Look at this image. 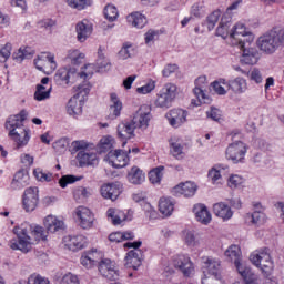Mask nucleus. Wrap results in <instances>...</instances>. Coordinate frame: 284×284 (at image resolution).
<instances>
[{"label":"nucleus","instance_id":"f257e3e1","mask_svg":"<svg viewBox=\"0 0 284 284\" xmlns=\"http://www.w3.org/2000/svg\"><path fill=\"white\" fill-rule=\"evenodd\" d=\"M13 234L17 239H13L9 242V247L11 250H20L24 254H28L32 250V224L23 222L22 224L13 227Z\"/></svg>","mask_w":284,"mask_h":284},{"label":"nucleus","instance_id":"f03ea898","mask_svg":"<svg viewBox=\"0 0 284 284\" xmlns=\"http://www.w3.org/2000/svg\"><path fill=\"white\" fill-rule=\"evenodd\" d=\"M250 261L255 267L261 270L264 276H272V273L274 272V261H272L270 248L264 247L254 251L250 255Z\"/></svg>","mask_w":284,"mask_h":284},{"label":"nucleus","instance_id":"7ed1b4c3","mask_svg":"<svg viewBox=\"0 0 284 284\" xmlns=\"http://www.w3.org/2000/svg\"><path fill=\"white\" fill-rule=\"evenodd\" d=\"M247 154V146L242 141L233 142L226 148V159L232 163H243Z\"/></svg>","mask_w":284,"mask_h":284},{"label":"nucleus","instance_id":"20e7f679","mask_svg":"<svg viewBox=\"0 0 284 284\" xmlns=\"http://www.w3.org/2000/svg\"><path fill=\"white\" fill-rule=\"evenodd\" d=\"M152 119V109L150 105L144 104L139 108L135 112L131 123L134 128H140L141 130H148L150 125V120Z\"/></svg>","mask_w":284,"mask_h":284},{"label":"nucleus","instance_id":"39448f33","mask_svg":"<svg viewBox=\"0 0 284 284\" xmlns=\"http://www.w3.org/2000/svg\"><path fill=\"white\" fill-rule=\"evenodd\" d=\"M34 65L40 72L44 74H52L57 70V61L54 60V54L52 53H41L34 60Z\"/></svg>","mask_w":284,"mask_h":284},{"label":"nucleus","instance_id":"423d86ee","mask_svg":"<svg viewBox=\"0 0 284 284\" xmlns=\"http://www.w3.org/2000/svg\"><path fill=\"white\" fill-rule=\"evenodd\" d=\"M173 267L175 270H179L183 276L186 278H190V276H194V263L192 262V258L187 255H175L172 260Z\"/></svg>","mask_w":284,"mask_h":284},{"label":"nucleus","instance_id":"0eeeda50","mask_svg":"<svg viewBox=\"0 0 284 284\" xmlns=\"http://www.w3.org/2000/svg\"><path fill=\"white\" fill-rule=\"evenodd\" d=\"M78 223L82 230H92L94 227V213L85 206H78L74 211Z\"/></svg>","mask_w":284,"mask_h":284},{"label":"nucleus","instance_id":"6e6552de","mask_svg":"<svg viewBox=\"0 0 284 284\" xmlns=\"http://www.w3.org/2000/svg\"><path fill=\"white\" fill-rule=\"evenodd\" d=\"M256 45L261 52H265V54H272L273 52H276V48L283 45V38L260 37L256 41Z\"/></svg>","mask_w":284,"mask_h":284},{"label":"nucleus","instance_id":"1a4fd4ad","mask_svg":"<svg viewBox=\"0 0 284 284\" xmlns=\"http://www.w3.org/2000/svg\"><path fill=\"white\" fill-rule=\"evenodd\" d=\"M131 152H132L131 150L125 152L121 149L110 151L106 154V161L109 162L110 165H112V168H116V169L125 168V165H128L130 163L129 154Z\"/></svg>","mask_w":284,"mask_h":284},{"label":"nucleus","instance_id":"9d476101","mask_svg":"<svg viewBox=\"0 0 284 284\" xmlns=\"http://www.w3.org/2000/svg\"><path fill=\"white\" fill-rule=\"evenodd\" d=\"M99 272L104 278L109 281H119V276H121V272L119 271V266L112 262L111 260H102L99 264Z\"/></svg>","mask_w":284,"mask_h":284},{"label":"nucleus","instance_id":"9b49d317","mask_svg":"<svg viewBox=\"0 0 284 284\" xmlns=\"http://www.w3.org/2000/svg\"><path fill=\"white\" fill-rule=\"evenodd\" d=\"M203 274H209L210 276H214L216 281H221V260L216 257H203Z\"/></svg>","mask_w":284,"mask_h":284},{"label":"nucleus","instance_id":"f8f14e48","mask_svg":"<svg viewBox=\"0 0 284 284\" xmlns=\"http://www.w3.org/2000/svg\"><path fill=\"white\" fill-rule=\"evenodd\" d=\"M37 205H39V189H27L22 197L23 210H26L27 212H34V210H37Z\"/></svg>","mask_w":284,"mask_h":284},{"label":"nucleus","instance_id":"ddd939ff","mask_svg":"<svg viewBox=\"0 0 284 284\" xmlns=\"http://www.w3.org/2000/svg\"><path fill=\"white\" fill-rule=\"evenodd\" d=\"M225 256L232 261L236 267V271L239 274H245L246 270H250V267L243 265L241 263V247L239 245H231L226 251H225Z\"/></svg>","mask_w":284,"mask_h":284},{"label":"nucleus","instance_id":"4468645a","mask_svg":"<svg viewBox=\"0 0 284 284\" xmlns=\"http://www.w3.org/2000/svg\"><path fill=\"white\" fill-rule=\"evenodd\" d=\"M166 119L172 128H181L187 121V111L183 109H172L166 113Z\"/></svg>","mask_w":284,"mask_h":284},{"label":"nucleus","instance_id":"2eb2a0df","mask_svg":"<svg viewBox=\"0 0 284 284\" xmlns=\"http://www.w3.org/2000/svg\"><path fill=\"white\" fill-rule=\"evenodd\" d=\"M52 92V84H50V78H42L41 83L37 84L34 99L36 101H45L50 99Z\"/></svg>","mask_w":284,"mask_h":284},{"label":"nucleus","instance_id":"dca6fc26","mask_svg":"<svg viewBox=\"0 0 284 284\" xmlns=\"http://www.w3.org/2000/svg\"><path fill=\"white\" fill-rule=\"evenodd\" d=\"M64 245L71 252H79L88 245V237L84 235H69L64 239Z\"/></svg>","mask_w":284,"mask_h":284},{"label":"nucleus","instance_id":"f3484780","mask_svg":"<svg viewBox=\"0 0 284 284\" xmlns=\"http://www.w3.org/2000/svg\"><path fill=\"white\" fill-rule=\"evenodd\" d=\"M196 190H199V187L196 186V184L194 182L187 181L184 183H180L176 186H174L172 189V193L174 194V196H194L196 194Z\"/></svg>","mask_w":284,"mask_h":284},{"label":"nucleus","instance_id":"a211bd4d","mask_svg":"<svg viewBox=\"0 0 284 284\" xmlns=\"http://www.w3.org/2000/svg\"><path fill=\"white\" fill-rule=\"evenodd\" d=\"M28 112L21 111L19 114L11 115L6 122V128L9 130V134L23 130V121L27 119Z\"/></svg>","mask_w":284,"mask_h":284},{"label":"nucleus","instance_id":"6ab92c4d","mask_svg":"<svg viewBox=\"0 0 284 284\" xmlns=\"http://www.w3.org/2000/svg\"><path fill=\"white\" fill-rule=\"evenodd\" d=\"M102 199L116 201L121 196V185L116 183H105L100 187Z\"/></svg>","mask_w":284,"mask_h":284},{"label":"nucleus","instance_id":"aec40b11","mask_svg":"<svg viewBox=\"0 0 284 284\" xmlns=\"http://www.w3.org/2000/svg\"><path fill=\"white\" fill-rule=\"evenodd\" d=\"M134 130H136V126L132 122H121L118 125V136L122 141L123 146L128 143L129 139L134 136Z\"/></svg>","mask_w":284,"mask_h":284},{"label":"nucleus","instance_id":"412c9836","mask_svg":"<svg viewBox=\"0 0 284 284\" xmlns=\"http://www.w3.org/2000/svg\"><path fill=\"white\" fill-rule=\"evenodd\" d=\"M77 161L79 162L80 168H85V165H99V156L92 151H80L77 154Z\"/></svg>","mask_w":284,"mask_h":284},{"label":"nucleus","instance_id":"4be33fe9","mask_svg":"<svg viewBox=\"0 0 284 284\" xmlns=\"http://www.w3.org/2000/svg\"><path fill=\"white\" fill-rule=\"evenodd\" d=\"M193 213L196 221L202 223V225H209V223L212 222V214L207 211V206H205V204H195L193 206Z\"/></svg>","mask_w":284,"mask_h":284},{"label":"nucleus","instance_id":"5701e85b","mask_svg":"<svg viewBox=\"0 0 284 284\" xmlns=\"http://www.w3.org/2000/svg\"><path fill=\"white\" fill-rule=\"evenodd\" d=\"M110 99H111V104L109 106L108 119H110L111 121H114V119H119V116H121V110H123V103L121 102L116 93H111Z\"/></svg>","mask_w":284,"mask_h":284},{"label":"nucleus","instance_id":"b1692460","mask_svg":"<svg viewBox=\"0 0 284 284\" xmlns=\"http://www.w3.org/2000/svg\"><path fill=\"white\" fill-rule=\"evenodd\" d=\"M125 266L131 270H139L143 261V253L141 250H131L125 256Z\"/></svg>","mask_w":284,"mask_h":284},{"label":"nucleus","instance_id":"393cba45","mask_svg":"<svg viewBox=\"0 0 284 284\" xmlns=\"http://www.w3.org/2000/svg\"><path fill=\"white\" fill-rule=\"evenodd\" d=\"M213 214L222 219L223 221H230L232 216H234V212H232V207L227 205L225 202H217L213 205Z\"/></svg>","mask_w":284,"mask_h":284},{"label":"nucleus","instance_id":"a878e982","mask_svg":"<svg viewBox=\"0 0 284 284\" xmlns=\"http://www.w3.org/2000/svg\"><path fill=\"white\" fill-rule=\"evenodd\" d=\"M78 77L79 74L77 73L75 69H60L55 74L57 81H61V83H64V85H70V83H74Z\"/></svg>","mask_w":284,"mask_h":284},{"label":"nucleus","instance_id":"bb28decb","mask_svg":"<svg viewBox=\"0 0 284 284\" xmlns=\"http://www.w3.org/2000/svg\"><path fill=\"white\" fill-rule=\"evenodd\" d=\"M242 52V63H245L246 65H255V63H258V51H256V49L244 47Z\"/></svg>","mask_w":284,"mask_h":284},{"label":"nucleus","instance_id":"cd10ccee","mask_svg":"<svg viewBox=\"0 0 284 284\" xmlns=\"http://www.w3.org/2000/svg\"><path fill=\"white\" fill-rule=\"evenodd\" d=\"M9 134L12 136L18 148L26 146V144L30 141V130L27 129H19L18 131H13Z\"/></svg>","mask_w":284,"mask_h":284},{"label":"nucleus","instance_id":"c85d7f7f","mask_svg":"<svg viewBox=\"0 0 284 284\" xmlns=\"http://www.w3.org/2000/svg\"><path fill=\"white\" fill-rule=\"evenodd\" d=\"M170 154L173 155L174 159L181 161L185 159V151H183V145L176 138H171L169 140Z\"/></svg>","mask_w":284,"mask_h":284},{"label":"nucleus","instance_id":"c756f323","mask_svg":"<svg viewBox=\"0 0 284 284\" xmlns=\"http://www.w3.org/2000/svg\"><path fill=\"white\" fill-rule=\"evenodd\" d=\"M67 112L70 116H79L83 112V102L79 100L78 95L71 98L67 104Z\"/></svg>","mask_w":284,"mask_h":284},{"label":"nucleus","instance_id":"7c9ffc66","mask_svg":"<svg viewBox=\"0 0 284 284\" xmlns=\"http://www.w3.org/2000/svg\"><path fill=\"white\" fill-rule=\"evenodd\" d=\"M63 221L59 220L54 215H48L44 219V227L48 230V232H51V234H54V232H59V230H63Z\"/></svg>","mask_w":284,"mask_h":284},{"label":"nucleus","instance_id":"2f4dec72","mask_svg":"<svg viewBox=\"0 0 284 284\" xmlns=\"http://www.w3.org/2000/svg\"><path fill=\"white\" fill-rule=\"evenodd\" d=\"M94 30V27L92 22L88 19H83L82 21L78 22L75 26V31L78 37H90L92 36V32Z\"/></svg>","mask_w":284,"mask_h":284},{"label":"nucleus","instance_id":"473e14b6","mask_svg":"<svg viewBox=\"0 0 284 284\" xmlns=\"http://www.w3.org/2000/svg\"><path fill=\"white\" fill-rule=\"evenodd\" d=\"M229 90H232L235 94H243L247 90V80L237 77L234 80L229 81Z\"/></svg>","mask_w":284,"mask_h":284},{"label":"nucleus","instance_id":"72a5a7b5","mask_svg":"<svg viewBox=\"0 0 284 284\" xmlns=\"http://www.w3.org/2000/svg\"><path fill=\"white\" fill-rule=\"evenodd\" d=\"M136 55V47L131 42H124L121 50L118 52V59L125 61Z\"/></svg>","mask_w":284,"mask_h":284},{"label":"nucleus","instance_id":"f704fd0d","mask_svg":"<svg viewBox=\"0 0 284 284\" xmlns=\"http://www.w3.org/2000/svg\"><path fill=\"white\" fill-rule=\"evenodd\" d=\"M126 21L133 28H144L145 23H148V18H145L141 12L135 11L126 17Z\"/></svg>","mask_w":284,"mask_h":284},{"label":"nucleus","instance_id":"c9c22d12","mask_svg":"<svg viewBox=\"0 0 284 284\" xmlns=\"http://www.w3.org/2000/svg\"><path fill=\"white\" fill-rule=\"evenodd\" d=\"M106 216L108 219H111L113 225H121L123 221L128 220V215H125V212L112 207L106 211Z\"/></svg>","mask_w":284,"mask_h":284},{"label":"nucleus","instance_id":"e433bc0d","mask_svg":"<svg viewBox=\"0 0 284 284\" xmlns=\"http://www.w3.org/2000/svg\"><path fill=\"white\" fill-rule=\"evenodd\" d=\"M193 94L196 100L192 99L191 103L192 105H195V108H199V105H203V103H211L212 99L209 98V95L205 93V91L202 88H194Z\"/></svg>","mask_w":284,"mask_h":284},{"label":"nucleus","instance_id":"4c0bfd02","mask_svg":"<svg viewBox=\"0 0 284 284\" xmlns=\"http://www.w3.org/2000/svg\"><path fill=\"white\" fill-rule=\"evenodd\" d=\"M159 212L163 216H172V212H174V201L170 197H161L159 201Z\"/></svg>","mask_w":284,"mask_h":284},{"label":"nucleus","instance_id":"58836bf2","mask_svg":"<svg viewBox=\"0 0 284 284\" xmlns=\"http://www.w3.org/2000/svg\"><path fill=\"white\" fill-rule=\"evenodd\" d=\"M128 181L133 185H141L145 181V173L139 166H133L128 173Z\"/></svg>","mask_w":284,"mask_h":284},{"label":"nucleus","instance_id":"ea45409f","mask_svg":"<svg viewBox=\"0 0 284 284\" xmlns=\"http://www.w3.org/2000/svg\"><path fill=\"white\" fill-rule=\"evenodd\" d=\"M225 39L230 45L240 48L241 50H243L244 48H251L252 43L254 42V38H247V39L241 40L237 37H229Z\"/></svg>","mask_w":284,"mask_h":284},{"label":"nucleus","instance_id":"a19ab883","mask_svg":"<svg viewBox=\"0 0 284 284\" xmlns=\"http://www.w3.org/2000/svg\"><path fill=\"white\" fill-rule=\"evenodd\" d=\"M211 85L215 94H220L221 97L227 94V90H230V82L225 81V79L215 80Z\"/></svg>","mask_w":284,"mask_h":284},{"label":"nucleus","instance_id":"79ce46f5","mask_svg":"<svg viewBox=\"0 0 284 284\" xmlns=\"http://www.w3.org/2000/svg\"><path fill=\"white\" fill-rule=\"evenodd\" d=\"M246 221H250L252 225L260 227V225H265L266 216L263 211H255L252 214L246 215Z\"/></svg>","mask_w":284,"mask_h":284},{"label":"nucleus","instance_id":"37998d69","mask_svg":"<svg viewBox=\"0 0 284 284\" xmlns=\"http://www.w3.org/2000/svg\"><path fill=\"white\" fill-rule=\"evenodd\" d=\"M97 64L100 68V70H103V69L108 70V68H110V60L105 55L104 47H99V49H98Z\"/></svg>","mask_w":284,"mask_h":284},{"label":"nucleus","instance_id":"c03bdc74","mask_svg":"<svg viewBox=\"0 0 284 284\" xmlns=\"http://www.w3.org/2000/svg\"><path fill=\"white\" fill-rule=\"evenodd\" d=\"M163 170H165V166H158L149 172V181L153 185H158L159 183H161L163 179Z\"/></svg>","mask_w":284,"mask_h":284},{"label":"nucleus","instance_id":"a18cd8bd","mask_svg":"<svg viewBox=\"0 0 284 284\" xmlns=\"http://www.w3.org/2000/svg\"><path fill=\"white\" fill-rule=\"evenodd\" d=\"M229 170L227 165L217 164L209 171V179L212 183H216L221 179V172Z\"/></svg>","mask_w":284,"mask_h":284},{"label":"nucleus","instance_id":"49530a36","mask_svg":"<svg viewBox=\"0 0 284 284\" xmlns=\"http://www.w3.org/2000/svg\"><path fill=\"white\" fill-rule=\"evenodd\" d=\"M31 236L34 241H45L48 239V231L43 226L32 225Z\"/></svg>","mask_w":284,"mask_h":284},{"label":"nucleus","instance_id":"de8ad7c7","mask_svg":"<svg viewBox=\"0 0 284 284\" xmlns=\"http://www.w3.org/2000/svg\"><path fill=\"white\" fill-rule=\"evenodd\" d=\"M176 84L172 82H168L163 85V88L160 90L163 94H165L171 101H174L176 99Z\"/></svg>","mask_w":284,"mask_h":284},{"label":"nucleus","instance_id":"09e8293b","mask_svg":"<svg viewBox=\"0 0 284 284\" xmlns=\"http://www.w3.org/2000/svg\"><path fill=\"white\" fill-rule=\"evenodd\" d=\"M67 3L73 10H85L92 6V0H67Z\"/></svg>","mask_w":284,"mask_h":284},{"label":"nucleus","instance_id":"8fccbe9b","mask_svg":"<svg viewBox=\"0 0 284 284\" xmlns=\"http://www.w3.org/2000/svg\"><path fill=\"white\" fill-rule=\"evenodd\" d=\"M235 34H241V37H250L252 36V32L247 30V27H245L243 23L237 22L231 30L230 37H235Z\"/></svg>","mask_w":284,"mask_h":284},{"label":"nucleus","instance_id":"3c124183","mask_svg":"<svg viewBox=\"0 0 284 284\" xmlns=\"http://www.w3.org/2000/svg\"><path fill=\"white\" fill-rule=\"evenodd\" d=\"M182 239L189 247H196V245H199V241L192 231H183Z\"/></svg>","mask_w":284,"mask_h":284},{"label":"nucleus","instance_id":"603ef678","mask_svg":"<svg viewBox=\"0 0 284 284\" xmlns=\"http://www.w3.org/2000/svg\"><path fill=\"white\" fill-rule=\"evenodd\" d=\"M172 101L166 94H163L161 91L158 93L155 99L156 108H170L172 105Z\"/></svg>","mask_w":284,"mask_h":284},{"label":"nucleus","instance_id":"864d4df0","mask_svg":"<svg viewBox=\"0 0 284 284\" xmlns=\"http://www.w3.org/2000/svg\"><path fill=\"white\" fill-rule=\"evenodd\" d=\"M104 17L108 21H116V19H119V9L113 4H108L104 8Z\"/></svg>","mask_w":284,"mask_h":284},{"label":"nucleus","instance_id":"5fc2aeb1","mask_svg":"<svg viewBox=\"0 0 284 284\" xmlns=\"http://www.w3.org/2000/svg\"><path fill=\"white\" fill-rule=\"evenodd\" d=\"M245 183V179L239 174H233L227 180V185L231 190H236V187H241Z\"/></svg>","mask_w":284,"mask_h":284},{"label":"nucleus","instance_id":"6e6d98bb","mask_svg":"<svg viewBox=\"0 0 284 284\" xmlns=\"http://www.w3.org/2000/svg\"><path fill=\"white\" fill-rule=\"evenodd\" d=\"M28 181H30V176L23 170L18 171L13 176V183H18L21 187L28 185Z\"/></svg>","mask_w":284,"mask_h":284},{"label":"nucleus","instance_id":"4d7b16f0","mask_svg":"<svg viewBox=\"0 0 284 284\" xmlns=\"http://www.w3.org/2000/svg\"><path fill=\"white\" fill-rule=\"evenodd\" d=\"M112 145H114V139H112V136H103L100 140L98 148L100 152H108V150H112Z\"/></svg>","mask_w":284,"mask_h":284},{"label":"nucleus","instance_id":"13d9d810","mask_svg":"<svg viewBox=\"0 0 284 284\" xmlns=\"http://www.w3.org/2000/svg\"><path fill=\"white\" fill-rule=\"evenodd\" d=\"M240 276L244 278L246 284H258V275L252 272V268H246L244 273H240Z\"/></svg>","mask_w":284,"mask_h":284},{"label":"nucleus","instance_id":"bf43d9fd","mask_svg":"<svg viewBox=\"0 0 284 284\" xmlns=\"http://www.w3.org/2000/svg\"><path fill=\"white\" fill-rule=\"evenodd\" d=\"M33 174L38 181H41V183H50L53 179L52 173L43 172L41 169H36Z\"/></svg>","mask_w":284,"mask_h":284},{"label":"nucleus","instance_id":"052dcab7","mask_svg":"<svg viewBox=\"0 0 284 284\" xmlns=\"http://www.w3.org/2000/svg\"><path fill=\"white\" fill-rule=\"evenodd\" d=\"M219 19H221V10L217 9L206 18L209 30H214V27L219 23Z\"/></svg>","mask_w":284,"mask_h":284},{"label":"nucleus","instance_id":"680f3d73","mask_svg":"<svg viewBox=\"0 0 284 284\" xmlns=\"http://www.w3.org/2000/svg\"><path fill=\"white\" fill-rule=\"evenodd\" d=\"M78 79H92V74H94V64H87L82 69L81 72H77Z\"/></svg>","mask_w":284,"mask_h":284},{"label":"nucleus","instance_id":"e2e57ef3","mask_svg":"<svg viewBox=\"0 0 284 284\" xmlns=\"http://www.w3.org/2000/svg\"><path fill=\"white\" fill-rule=\"evenodd\" d=\"M91 195L90 190L83 186H78L73 190V197L75 201H81V199H88Z\"/></svg>","mask_w":284,"mask_h":284},{"label":"nucleus","instance_id":"0e129e2a","mask_svg":"<svg viewBox=\"0 0 284 284\" xmlns=\"http://www.w3.org/2000/svg\"><path fill=\"white\" fill-rule=\"evenodd\" d=\"M156 88V81L150 80L143 87H139L136 89L138 94H150V92H153V90Z\"/></svg>","mask_w":284,"mask_h":284},{"label":"nucleus","instance_id":"69168bd1","mask_svg":"<svg viewBox=\"0 0 284 284\" xmlns=\"http://www.w3.org/2000/svg\"><path fill=\"white\" fill-rule=\"evenodd\" d=\"M70 145V141L67 138H62L53 143V149L55 152H65Z\"/></svg>","mask_w":284,"mask_h":284},{"label":"nucleus","instance_id":"338daca9","mask_svg":"<svg viewBox=\"0 0 284 284\" xmlns=\"http://www.w3.org/2000/svg\"><path fill=\"white\" fill-rule=\"evenodd\" d=\"M29 284H50V280L48 277L41 276L40 274H32L28 278Z\"/></svg>","mask_w":284,"mask_h":284},{"label":"nucleus","instance_id":"774afa93","mask_svg":"<svg viewBox=\"0 0 284 284\" xmlns=\"http://www.w3.org/2000/svg\"><path fill=\"white\" fill-rule=\"evenodd\" d=\"M60 284H80L79 277L72 273H68L63 275Z\"/></svg>","mask_w":284,"mask_h":284}]
</instances>
